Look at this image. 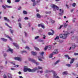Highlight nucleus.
Instances as JSON below:
<instances>
[{"label": "nucleus", "mask_w": 78, "mask_h": 78, "mask_svg": "<svg viewBox=\"0 0 78 78\" xmlns=\"http://www.w3.org/2000/svg\"><path fill=\"white\" fill-rule=\"evenodd\" d=\"M69 34V32H66L65 33V34H60V38L63 39H66V38H67V35Z\"/></svg>", "instance_id": "nucleus-1"}, {"label": "nucleus", "mask_w": 78, "mask_h": 78, "mask_svg": "<svg viewBox=\"0 0 78 78\" xmlns=\"http://www.w3.org/2000/svg\"><path fill=\"white\" fill-rule=\"evenodd\" d=\"M51 8H53L54 11H56L55 8H56L57 10H59V7L57 6L56 5L53 4L51 5Z\"/></svg>", "instance_id": "nucleus-2"}, {"label": "nucleus", "mask_w": 78, "mask_h": 78, "mask_svg": "<svg viewBox=\"0 0 78 78\" xmlns=\"http://www.w3.org/2000/svg\"><path fill=\"white\" fill-rule=\"evenodd\" d=\"M2 7L4 9H6V8H12V6H11L8 5H5V6L4 5H2Z\"/></svg>", "instance_id": "nucleus-3"}, {"label": "nucleus", "mask_w": 78, "mask_h": 78, "mask_svg": "<svg viewBox=\"0 0 78 78\" xmlns=\"http://www.w3.org/2000/svg\"><path fill=\"white\" fill-rule=\"evenodd\" d=\"M52 72L54 73V74H55L56 73V72L55 71H54L53 70H51V71H49L48 70H46V73H50V72Z\"/></svg>", "instance_id": "nucleus-4"}, {"label": "nucleus", "mask_w": 78, "mask_h": 78, "mask_svg": "<svg viewBox=\"0 0 78 78\" xmlns=\"http://www.w3.org/2000/svg\"><path fill=\"white\" fill-rule=\"evenodd\" d=\"M15 60H17L19 61H22V58L19 57H16L14 58Z\"/></svg>", "instance_id": "nucleus-5"}, {"label": "nucleus", "mask_w": 78, "mask_h": 78, "mask_svg": "<svg viewBox=\"0 0 78 78\" xmlns=\"http://www.w3.org/2000/svg\"><path fill=\"white\" fill-rule=\"evenodd\" d=\"M60 13H59V14L60 16H62L63 15L64 13V10L61 9H60L59 10Z\"/></svg>", "instance_id": "nucleus-6"}, {"label": "nucleus", "mask_w": 78, "mask_h": 78, "mask_svg": "<svg viewBox=\"0 0 78 78\" xmlns=\"http://www.w3.org/2000/svg\"><path fill=\"white\" fill-rule=\"evenodd\" d=\"M29 61H31V62H33L34 63H35L36 62V60H35L34 59L31 58H29Z\"/></svg>", "instance_id": "nucleus-7"}, {"label": "nucleus", "mask_w": 78, "mask_h": 78, "mask_svg": "<svg viewBox=\"0 0 78 78\" xmlns=\"http://www.w3.org/2000/svg\"><path fill=\"white\" fill-rule=\"evenodd\" d=\"M38 27H41L42 28H44V24L43 23H41L40 24H38Z\"/></svg>", "instance_id": "nucleus-8"}, {"label": "nucleus", "mask_w": 78, "mask_h": 78, "mask_svg": "<svg viewBox=\"0 0 78 78\" xmlns=\"http://www.w3.org/2000/svg\"><path fill=\"white\" fill-rule=\"evenodd\" d=\"M76 47V45H75V44H73L72 47H70V48L69 49V50H70V49H71V48L72 50H73V49H74V48H75Z\"/></svg>", "instance_id": "nucleus-9"}, {"label": "nucleus", "mask_w": 78, "mask_h": 78, "mask_svg": "<svg viewBox=\"0 0 78 78\" xmlns=\"http://www.w3.org/2000/svg\"><path fill=\"white\" fill-rule=\"evenodd\" d=\"M13 45H14V46H15V47H16L17 49H19V45L18 44H17L15 43H13Z\"/></svg>", "instance_id": "nucleus-10"}, {"label": "nucleus", "mask_w": 78, "mask_h": 78, "mask_svg": "<svg viewBox=\"0 0 78 78\" xmlns=\"http://www.w3.org/2000/svg\"><path fill=\"white\" fill-rule=\"evenodd\" d=\"M53 55H56L58 53V49H55V50L54 52H53Z\"/></svg>", "instance_id": "nucleus-11"}, {"label": "nucleus", "mask_w": 78, "mask_h": 78, "mask_svg": "<svg viewBox=\"0 0 78 78\" xmlns=\"http://www.w3.org/2000/svg\"><path fill=\"white\" fill-rule=\"evenodd\" d=\"M44 54V52H43L41 53L40 55H41V58L42 59H44V56H43V55Z\"/></svg>", "instance_id": "nucleus-12"}, {"label": "nucleus", "mask_w": 78, "mask_h": 78, "mask_svg": "<svg viewBox=\"0 0 78 78\" xmlns=\"http://www.w3.org/2000/svg\"><path fill=\"white\" fill-rule=\"evenodd\" d=\"M32 72H36V70H37V67H36L35 68L32 69Z\"/></svg>", "instance_id": "nucleus-13"}, {"label": "nucleus", "mask_w": 78, "mask_h": 78, "mask_svg": "<svg viewBox=\"0 0 78 78\" xmlns=\"http://www.w3.org/2000/svg\"><path fill=\"white\" fill-rule=\"evenodd\" d=\"M8 51H10L12 53H13V49L9 48V49L7 50V52H8Z\"/></svg>", "instance_id": "nucleus-14"}, {"label": "nucleus", "mask_w": 78, "mask_h": 78, "mask_svg": "<svg viewBox=\"0 0 78 78\" xmlns=\"http://www.w3.org/2000/svg\"><path fill=\"white\" fill-rule=\"evenodd\" d=\"M51 31H52V33H51V32H49L48 33V35H53V34H54V31L52 30H51Z\"/></svg>", "instance_id": "nucleus-15"}, {"label": "nucleus", "mask_w": 78, "mask_h": 78, "mask_svg": "<svg viewBox=\"0 0 78 78\" xmlns=\"http://www.w3.org/2000/svg\"><path fill=\"white\" fill-rule=\"evenodd\" d=\"M4 19L5 20H6V21H8L9 22H10V20H9V19H8L6 18V17H4Z\"/></svg>", "instance_id": "nucleus-16"}, {"label": "nucleus", "mask_w": 78, "mask_h": 78, "mask_svg": "<svg viewBox=\"0 0 78 78\" xmlns=\"http://www.w3.org/2000/svg\"><path fill=\"white\" fill-rule=\"evenodd\" d=\"M31 53L32 55H37V52H34L33 51H32L31 52Z\"/></svg>", "instance_id": "nucleus-17"}, {"label": "nucleus", "mask_w": 78, "mask_h": 78, "mask_svg": "<svg viewBox=\"0 0 78 78\" xmlns=\"http://www.w3.org/2000/svg\"><path fill=\"white\" fill-rule=\"evenodd\" d=\"M57 76V74L56 73H55L54 74L53 78H59V76Z\"/></svg>", "instance_id": "nucleus-18"}, {"label": "nucleus", "mask_w": 78, "mask_h": 78, "mask_svg": "<svg viewBox=\"0 0 78 78\" xmlns=\"http://www.w3.org/2000/svg\"><path fill=\"white\" fill-rule=\"evenodd\" d=\"M1 40H2V41H3L4 42H6V41H7V39L4 38H1Z\"/></svg>", "instance_id": "nucleus-19"}, {"label": "nucleus", "mask_w": 78, "mask_h": 78, "mask_svg": "<svg viewBox=\"0 0 78 78\" xmlns=\"http://www.w3.org/2000/svg\"><path fill=\"white\" fill-rule=\"evenodd\" d=\"M75 61V58H73L71 59V62H70V64H73V62H74V61Z\"/></svg>", "instance_id": "nucleus-20"}, {"label": "nucleus", "mask_w": 78, "mask_h": 78, "mask_svg": "<svg viewBox=\"0 0 78 78\" xmlns=\"http://www.w3.org/2000/svg\"><path fill=\"white\" fill-rule=\"evenodd\" d=\"M75 61V58H73L71 59V62H70V64H73V62H74V61Z\"/></svg>", "instance_id": "nucleus-21"}, {"label": "nucleus", "mask_w": 78, "mask_h": 78, "mask_svg": "<svg viewBox=\"0 0 78 78\" xmlns=\"http://www.w3.org/2000/svg\"><path fill=\"white\" fill-rule=\"evenodd\" d=\"M68 26V24H66V23H64V28H66Z\"/></svg>", "instance_id": "nucleus-22"}, {"label": "nucleus", "mask_w": 78, "mask_h": 78, "mask_svg": "<svg viewBox=\"0 0 78 78\" xmlns=\"http://www.w3.org/2000/svg\"><path fill=\"white\" fill-rule=\"evenodd\" d=\"M68 74L67 71H66L65 72H63L62 73V75H68Z\"/></svg>", "instance_id": "nucleus-23"}, {"label": "nucleus", "mask_w": 78, "mask_h": 78, "mask_svg": "<svg viewBox=\"0 0 78 78\" xmlns=\"http://www.w3.org/2000/svg\"><path fill=\"white\" fill-rule=\"evenodd\" d=\"M8 77L9 78H12V75L10 73L8 74Z\"/></svg>", "instance_id": "nucleus-24"}, {"label": "nucleus", "mask_w": 78, "mask_h": 78, "mask_svg": "<svg viewBox=\"0 0 78 78\" xmlns=\"http://www.w3.org/2000/svg\"><path fill=\"white\" fill-rule=\"evenodd\" d=\"M42 57L41 56H39V57H38V59L39 60V61H42V59H41V58Z\"/></svg>", "instance_id": "nucleus-25"}, {"label": "nucleus", "mask_w": 78, "mask_h": 78, "mask_svg": "<svg viewBox=\"0 0 78 78\" xmlns=\"http://www.w3.org/2000/svg\"><path fill=\"white\" fill-rule=\"evenodd\" d=\"M21 53L23 54V53H27V52L26 51H23L21 52Z\"/></svg>", "instance_id": "nucleus-26"}, {"label": "nucleus", "mask_w": 78, "mask_h": 78, "mask_svg": "<svg viewBox=\"0 0 78 78\" xmlns=\"http://www.w3.org/2000/svg\"><path fill=\"white\" fill-rule=\"evenodd\" d=\"M37 17H38V18H41V15L39 13H37Z\"/></svg>", "instance_id": "nucleus-27"}, {"label": "nucleus", "mask_w": 78, "mask_h": 78, "mask_svg": "<svg viewBox=\"0 0 78 78\" xmlns=\"http://www.w3.org/2000/svg\"><path fill=\"white\" fill-rule=\"evenodd\" d=\"M60 62V60H58L55 63V64L56 65V64H57L58 63H59V62Z\"/></svg>", "instance_id": "nucleus-28"}, {"label": "nucleus", "mask_w": 78, "mask_h": 78, "mask_svg": "<svg viewBox=\"0 0 78 78\" xmlns=\"http://www.w3.org/2000/svg\"><path fill=\"white\" fill-rule=\"evenodd\" d=\"M24 34H25V37H28V34L27 33H26V32L24 31Z\"/></svg>", "instance_id": "nucleus-29"}, {"label": "nucleus", "mask_w": 78, "mask_h": 78, "mask_svg": "<svg viewBox=\"0 0 78 78\" xmlns=\"http://www.w3.org/2000/svg\"><path fill=\"white\" fill-rule=\"evenodd\" d=\"M65 56L66 58H68V59H71V58L70 57H69V56L68 55H65Z\"/></svg>", "instance_id": "nucleus-30"}, {"label": "nucleus", "mask_w": 78, "mask_h": 78, "mask_svg": "<svg viewBox=\"0 0 78 78\" xmlns=\"http://www.w3.org/2000/svg\"><path fill=\"white\" fill-rule=\"evenodd\" d=\"M53 53H52L49 56V58H52L53 57Z\"/></svg>", "instance_id": "nucleus-31"}, {"label": "nucleus", "mask_w": 78, "mask_h": 78, "mask_svg": "<svg viewBox=\"0 0 78 78\" xmlns=\"http://www.w3.org/2000/svg\"><path fill=\"white\" fill-rule=\"evenodd\" d=\"M23 13L24 14H27V12L25 10H23Z\"/></svg>", "instance_id": "nucleus-32"}, {"label": "nucleus", "mask_w": 78, "mask_h": 78, "mask_svg": "<svg viewBox=\"0 0 78 78\" xmlns=\"http://www.w3.org/2000/svg\"><path fill=\"white\" fill-rule=\"evenodd\" d=\"M27 71H28V68H25L24 69V72H27Z\"/></svg>", "instance_id": "nucleus-33"}, {"label": "nucleus", "mask_w": 78, "mask_h": 78, "mask_svg": "<svg viewBox=\"0 0 78 78\" xmlns=\"http://www.w3.org/2000/svg\"><path fill=\"white\" fill-rule=\"evenodd\" d=\"M42 69L41 67L38 66L37 68V70H38V69Z\"/></svg>", "instance_id": "nucleus-34"}, {"label": "nucleus", "mask_w": 78, "mask_h": 78, "mask_svg": "<svg viewBox=\"0 0 78 78\" xmlns=\"http://www.w3.org/2000/svg\"><path fill=\"white\" fill-rule=\"evenodd\" d=\"M66 66H68V67H71V65H70V64H66Z\"/></svg>", "instance_id": "nucleus-35"}, {"label": "nucleus", "mask_w": 78, "mask_h": 78, "mask_svg": "<svg viewBox=\"0 0 78 78\" xmlns=\"http://www.w3.org/2000/svg\"><path fill=\"white\" fill-rule=\"evenodd\" d=\"M34 48L36 50H37V51H39V48L36 47H34Z\"/></svg>", "instance_id": "nucleus-36"}, {"label": "nucleus", "mask_w": 78, "mask_h": 78, "mask_svg": "<svg viewBox=\"0 0 78 78\" xmlns=\"http://www.w3.org/2000/svg\"><path fill=\"white\" fill-rule=\"evenodd\" d=\"M36 4H37L35 2H33V6H36Z\"/></svg>", "instance_id": "nucleus-37"}, {"label": "nucleus", "mask_w": 78, "mask_h": 78, "mask_svg": "<svg viewBox=\"0 0 78 78\" xmlns=\"http://www.w3.org/2000/svg\"><path fill=\"white\" fill-rule=\"evenodd\" d=\"M7 2L8 3L10 4V3H11V0H7Z\"/></svg>", "instance_id": "nucleus-38"}, {"label": "nucleus", "mask_w": 78, "mask_h": 78, "mask_svg": "<svg viewBox=\"0 0 78 78\" xmlns=\"http://www.w3.org/2000/svg\"><path fill=\"white\" fill-rule=\"evenodd\" d=\"M27 71L29 72H32V70L30 68H27Z\"/></svg>", "instance_id": "nucleus-39"}, {"label": "nucleus", "mask_w": 78, "mask_h": 78, "mask_svg": "<svg viewBox=\"0 0 78 78\" xmlns=\"http://www.w3.org/2000/svg\"><path fill=\"white\" fill-rule=\"evenodd\" d=\"M49 50H50L51 48V46H47Z\"/></svg>", "instance_id": "nucleus-40"}, {"label": "nucleus", "mask_w": 78, "mask_h": 78, "mask_svg": "<svg viewBox=\"0 0 78 78\" xmlns=\"http://www.w3.org/2000/svg\"><path fill=\"white\" fill-rule=\"evenodd\" d=\"M19 27L20 28H22V24L20 23H19Z\"/></svg>", "instance_id": "nucleus-41"}, {"label": "nucleus", "mask_w": 78, "mask_h": 78, "mask_svg": "<svg viewBox=\"0 0 78 78\" xmlns=\"http://www.w3.org/2000/svg\"><path fill=\"white\" fill-rule=\"evenodd\" d=\"M50 21L52 23H55V21H54V20H51Z\"/></svg>", "instance_id": "nucleus-42"}, {"label": "nucleus", "mask_w": 78, "mask_h": 78, "mask_svg": "<svg viewBox=\"0 0 78 78\" xmlns=\"http://www.w3.org/2000/svg\"><path fill=\"white\" fill-rule=\"evenodd\" d=\"M41 2V0H37L36 1L37 3H40Z\"/></svg>", "instance_id": "nucleus-43"}, {"label": "nucleus", "mask_w": 78, "mask_h": 78, "mask_svg": "<svg viewBox=\"0 0 78 78\" xmlns=\"http://www.w3.org/2000/svg\"><path fill=\"white\" fill-rule=\"evenodd\" d=\"M5 36H6V37H7L8 38H9V39H10V40H11V41L12 40V39H11V37H9V36H8V35H6Z\"/></svg>", "instance_id": "nucleus-44"}, {"label": "nucleus", "mask_w": 78, "mask_h": 78, "mask_svg": "<svg viewBox=\"0 0 78 78\" xmlns=\"http://www.w3.org/2000/svg\"><path fill=\"white\" fill-rule=\"evenodd\" d=\"M45 13L46 14H50L51 13V11H49V12H45Z\"/></svg>", "instance_id": "nucleus-45"}, {"label": "nucleus", "mask_w": 78, "mask_h": 78, "mask_svg": "<svg viewBox=\"0 0 78 78\" xmlns=\"http://www.w3.org/2000/svg\"><path fill=\"white\" fill-rule=\"evenodd\" d=\"M10 31L12 34V33H13L14 32V30H12L11 29H10Z\"/></svg>", "instance_id": "nucleus-46"}, {"label": "nucleus", "mask_w": 78, "mask_h": 78, "mask_svg": "<svg viewBox=\"0 0 78 78\" xmlns=\"http://www.w3.org/2000/svg\"><path fill=\"white\" fill-rule=\"evenodd\" d=\"M57 39H59V37L57 36L55 38V40H56Z\"/></svg>", "instance_id": "nucleus-47"}, {"label": "nucleus", "mask_w": 78, "mask_h": 78, "mask_svg": "<svg viewBox=\"0 0 78 78\" xmlns=\"http://www.w3.org/2000/svg\"><path fill=\"white\" fill-rule=\"evenodd\" d=\"M3 77L4 78H7V76H6V74H4V75Z\"/></svg>", "instance_id": "nucleus-48"}, {"label": "nucleus", "mask_w": 78, "mask_h": 78, "mask_svg": "<svg viewBox=\"0 0 78 78\" xmlns=\"http://www.w3.org/2000/svg\"><path fill=\"white\" fill-rule=\"evenodd\" d=\"M66 6L67 7V9H69V7H70V6L67 5V4H66Z\"/></svg>", "instance_id": "nucleus-49"}, {"label": "nucleus", "mask_w": 78, "mask_h": 78, "mask_svg": "<svg viewBox=\"0 0 78 78\" xmlns=\"http://www.w3.org/2000/svg\"><path fill=\"white\" fill-rule=\"evenodd\" d=\"M38 38H39V36H37L35 37V39H38Z\"/></svg>", "instance_id": "nucleus-50"}, {"label": "nucleus", "mask_w": 78, "mask_h": 78, "mask_svg": "<svg viewBox=\"0 0 78 78\" xmlns=\"http://www.w3.org/2000/svg\"><path fill=\"white\" fill-rule=\"evenodd\" d=\"M76 5V4H75V3H73L72 5V6L73 7H75V6Z\"/></svg>", "instance_id": "nucleus-51"}, {"label": "nucleus", "mask_w": 78, "mask_h": 78, "mask_svg": "<svg viewBox=\"0 0 78 78\" xmlns=\"http://www.w3.org/2000/svg\"><path fill=\"white\" fill-rule=\"evenodd\" d=\"M35 64L36 65H39V63L38 62H35Z\"/></svg>", "instance_id": "nucleus-52"}, {"label": "nucleus", "mask_w": 78, "mask_h": 78, "mask_svg": "<svg viewBox=\"0 0 78 78\" xmlns=\"http://www.w3.org/2000/svg\"><path fill=\"white\" fill-rule=\"evenodd\" d=\"M15 2H20V0H15Z\"/></svg>", "instance_id": "nucleus-53"}, {"label": "nucleus", "mask_w": 78, "mask_h": 78, "mask_svg": "<svg viewBox=\"0 0 78 78\" xmlns=\"http://www.w3.org/2000/svg\"><path fill=\"white\" fill-rule=\"evenodd\" d=\"M74 55L75 56H76L77 55H78V53H74Z\"/></svg>", "instance_id": "nucleus-54"}, {"label": "nucleus", "mask_w": 78, "mask_h": 78, "mask_svg": "<svg viewBox=\"0 0 78 78\" xmlns=\"http://www.w3.org/2000/svg\"><path fill=\"white\" fill-rule=\"evenodd\" d=\"M6 56H7V55L5 53L4 54V57H6Z\"/></svg>", "instance_id": "nucleus-55"}, {"label": "nucleus", "mask_w": 78, "mask_h": 78, "mask_svg": "<svg viewBox=\"0 0 78 78\" xmlns=\"http://www.w3.org/2000/svg\"><path fill=\"white\" fill-rule=\"evenodd\" d=\"M62 27H63V25H61V26L59 28H58V29H59V30H60V29H61V28H62Z\"/></svg>", "instance_id": "nucleus-56"}, {"label": "nucleus", "mask_w": 78, "mask_h": 78, "mask_svg": "<svg viewBox=\"0 0 78 78\" xmlns=\"http://www.w3.org/2000/svg\"><path fill=\"white\" fill-rule=\"evenodd\" d=\"M47 48H48L47 46L46 47L44 48V50H47Z\"/></svg>", "instance_id": "nucleus-57"}, {"label": "nucleus", "mask_w": 78, "mask_h": 78, "mask_svg": "<svg viewBox=\"0 0 78 78\" xmlns=\"http://www.w3.org/2000/svg\"><path fill=\"white\" fill-rule=\"evenodd\" d=\"M75 18H74L73 20V22H75Z\"/></svg>", "instance_id": "nucleus-58"}, {"label": "nucleus", "mask_w": 78, "mask_h": 78, "mask_svg": "<svg viewBox=\"0 0 78 78\" xmlns=\"http://www.w3.org/2000/svg\"><path fill=\"white\" fill-rule=\"evenodd\" d=\"M25 20H28V18L26 17L24 18Z\"/></svg>", "instance_id": "nucleus-59"}, {"label": "nucleus", "mask_w": 78, "mask_h": 78, "mask_svg": "<svg viewBox=\"0 0 78 78\" xmlns=\"http://www.w3.org/2000/svg\"><path fill=\"white\" fill-rule=\"evenodd\" d=\"M21 9H22V7H20L18 9V10H20Z\"/></svg>", "instance_id": "nucleus-60"}, {"label": "nucleus", "mask_w": 78, "mask_h": 78, "mask_svg": "<svg viewBox=\"0 0 78 78\" xmlns=\"http://www.w3.org/2000/svg\"><path fill=\"white\" fill-rule=\"evenodd\" d=\"M26 48H27V49H28V50H29V49H30V48H29V47H28V46H27L26 47Z\"/></svg>", "instance_id": "nucleus-61"}, {"label": "nucleus", "mask_w": 78, "mask_h": 78, "mask_svg": "<svg viewBox=\"0 0 78 78\" xmlns=\"http://www.w3.org/2000/svg\"><path fill=\"white\" fill-rule=\"evenodd\" d=\"M20 21H21V19L19 18L18 20V22H20Z\"/></svg>", "instance_id": "nucleus-62"}, {"label": "nucleus", "mask_w": 78, "mask_h": 78, "mask_svg": "<svg viewBox=\"0 0 78 78\" xmlns=\"http://www.w3.org/2000/svg\"><path fill=\"white\" fill-rule=\"evenodd\" d=\"M74 10V9H73L71 10V12H73V11Z\"/></svg>", "instance_id": "nucleus-63"}, {"label": "nucleus", "mask_w": 78, "mask_h": 78, "mask_svg": "<svg viewBox=\"0 0 78 78\" xmlns=\"http://www.w3.org/2000/svg\"><path fill=\"white\" fill-rule=\"evenodd\" d=\"M31 2H35V1H36V0H31Z\"/></svg>", "instance_id": "nucleus-64"}]
</instances>
